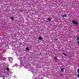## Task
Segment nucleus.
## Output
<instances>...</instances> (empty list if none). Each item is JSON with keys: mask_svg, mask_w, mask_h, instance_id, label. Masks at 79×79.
<instances>
[{"mask_svg": "<svg viewBox=\"0 0 79 79\" xmlns=\"http://www.w3.org/2000/svg\"><path fill=\"white\" fill-rule=\"evenodd\" d=\"M72 23H73V24H76V25H78V24H79L77 23V22H76V21H75V20H73L72 21Z\"/></svg>", "mask_w": 79, "mask_h": 79, "instance_id": "1", "label": "nucleus"}, {"mask_svg": "<svg viewBox=\"0 0 79 79\" xmlns=\"http://www.w3.org/2000/svg\"><path fill=\"white\" fill-rule=\"evenodd\" d=\"M39 40H42V39H43V38L41 36L39 37Z\"/></svg>", "mask_w": 79, "mask_h": 79, "instance_id": "2", "label": "nucleus"}, {"mask_svg": "<svg viewBox=\"0 0 79 79\" xmlns=\"http://www.w3.org/2000/svg\"><path fill=\"white\" fill-rule=\"evenodd\" d=\"M48 21H50L51 20H52V19L50 18H48Z\"/></svg>", "mask_w": 79, "mask_h": 79, "instance_id": "3", "label": "nucleus"}, {"mask_svg": "<svg viewBox=\"0 0 79 79\" xmlns=\"http://www.w3.org/2000/svg\"><path fill=\"white\" fill-rule=\"evenodd\" d=\"M26 50H27V51L29 50V48L28 47L27 48H26Z\"/></svg>", "mask_w": 79, "mask_h": 79, "instance_id": "4", "label": "nucleus"}, {"mask_svg": "<svg viewBox=\"0 0 79 79\" xmlns=\"http://www.w3.org/2000/svg\"><path fill=\"white\" fill-rule=\"evenodd\" d=\"M61 71L62 72H63L64 71V69L63 68L61 69Z\"/></svg>", "mask_w": 79, "mask_h": 79, "instance_id": "5", "label": "nucleus"}, {"mask_svg": "<svg viewBox=\"0 0 79 79\" xmlns=\"http://www.w3.org/2000/svg\"><path fill=\"white\" fill-rule=\"evenodd\" d=\"M6 70H7V71H10V69H9V68H7L6 69Z\"/></svg>", "mask_w": 79, "mask_h": 79, "instance_id": "6", "label": "nucleus"}, {"mask_svg": "<svg viewBox=\"0 0 79 79\" xmlns=\"http://www.w3.org/2000/svg\"><path fill=\"white\" fill-rule=\"evenodd\" d=\"M63 55H64L65 56H67V55H66V54H65L64 53H62Z\"/></svg>", "mask_w": 79, "mask_h": 79, "instance_id": "7", "label": "nucleus"}, {"mask_svg": "<svg viewBox=\"0 0 79 79\" xmlns=\"http://www.w3.org/2000/svg\"><path fill=\"white\" fill-rule=\"evenodd\" d=\"M79 40V36H78L77 39V40Z\"/></svg>", "mask_w": 79, "mask_h": 79, "instance_id": "8", "label": "nucleus"}, {"mask_svg": "<svg viewBox=\"0 0 79 79\" xmlns=\"http://www.w3.org/2000/svg\"><path fill=\"white\" fill-rule=\"evenodd\" d=\"M54 60L57 59V58H56V57H54Z\"/></svg>", "mask_w": 79, "mask_h": 79, "instance_id": "9", "label": "nucleus"}, {"mask_svg": "<svg viewBox=\"0 0 79 79\" xmlns=\"http://www.w3.org/2000/svg\"><path fill=\"white\" fill-rule=\"evenodd\" d=\"M11 20H13V17H11Z\"/></svg>", "mask_w": 79, "mask_h": 79, "instance_id": "10", "label": "nucleus"}, {"mask_svg": "<svg viewBox=\"0 0 79 79\" xmlns=\"http://www.w3.org/2000/svg\"><path fill=\"white\" fill-rule=\"evenodd\" d=\"M77 72L78 73H79V69H78L77 70Z\"/></svg>", "mask_w": 79, "mask_h": 79, "instance_id": "11", "label": "nucleus"}, {"mask_svg": "<svg viewBox=\"0 0 79 79\" xmlns=\"http://www.w3.org/2000/svg\"><path fill=\"white\" fill-rule=\"evenodd\" d=\"M77 77H78V78H79V74H78L77 75Z\"/></svg>", "mask_w": 79, "mask_h": 79, "instance_id": "12", "label": "nucleus"}, {"mask_svg": "<svg viewBox=\"0 0 79 79\" xmlns=\"http://www.w3.org/2000/svg\"><path fill=\"white\" fill-rule=\"evenodd\" d=\"M64 16L65 17H67V16H66V14H65V15H64Z\"/></svg>", "mask_w": 79, "mask_h": 79, "instance_id": "13", "label": "nucleus"}, {"mask_svg": "<svg viewBox=\"0 0 79 79\" xmlns=\"http://www.w3.org/2000/svg\"><path fill=\"white\" fill-rule=\"evenodd\" d=\"M21 12H23V10H21Z\"/></svg>", "mask_w": 79, "mask_h": 79, "instance_id": "14", "label": "nucleus"}, {"mask_svg": "<svg viewBox=\"0 0 79 79\" xmlns=\"http://www.w3.org/2000/svg\"><path fill=\"white\" fill-rule=\"evenodd\" d=\"M63 18H64V15H63Z\"/></svg>", "mask_w": 79, "mask_h": 79, "instance_id": "15", "label": "nucleus"}, {"mask_svg": "<svg viewBox=\"0 0 79 79\" xmlns=\"http://www.w3.org/2000/svg\"><path fill=\"white\" fill-rule=\"evenodd\" d=\"M77 42H78V44H79V41H78Z\"/></svg>", "mask_w": 79, "mask_h": 79, "instance_id": "16", "label": "nucleus"}, {"mask_svg": "<svg viewBox=\"0 0 79 79\" xmlns=\"http://www.w3.org/2000/svg\"><path fill=\"white\" fill-rule=\"evenodd\" d=\"M56 40H58V39H56Z\"/></svg>", "mask_w": 79, "mask_h": 79, "instance_id": "17", "label": "nucleus"}]
</instances>
